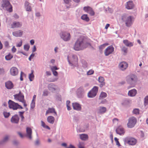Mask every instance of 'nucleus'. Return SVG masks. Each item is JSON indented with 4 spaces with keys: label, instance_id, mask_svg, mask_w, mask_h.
Masks as SVG:
<instances>
[{
    "label": "nucleus",
    "instance_id": "nucleus-1",
    "mask_svg": "<svg viewBox=\"0 0 148 148\" xmlns=\"http://www.w3.org/2000/svg\"><path fill=\"white\" fill-rule=\"evenodd\" d=\"M88 45L84 37L81 36L75 42L73 48L76 51L82 50L87 47Z\"/></svg>",
    "mask_w": 148,
    "mask_h": 148
},
{
    "label": "nucleus",
    "instance_id": "nucleus-2",
    "mask_svg": "<svg viewBox=\"0 0 148 148\" xmlns=\"http://www.w3.org/2000/svg\"><path fill=\"white\" fill-rule=\"evenodd\" d=\"M122 21L125 23V26L128 27H130L134 21V18L132 16H129L127 14H123L121 17Z\"/></svg>",
    "mask_w": 148,
    "mask_h": 148
},
{
    "label": "nucleus",
    "instance_id": "nucleus-3",
    "mask_svg": "<svg viewBox=\"0 0 148 148\" xmlns=\"http://www.w3.org/2000/svg\"><path fill=\"white\" fill-rule=\"evenodd\" d=\"M126 80L128 84L134 86L137 82V77L134 74L129 75L126 77Z\"/></svg>",
    "mask_w": 148,
    "mask_h": 148
},
{
    "label": "nucleus",
    "instance_id": "nucleus-4",
    "mask_svg": "<svg viewBox=\"0 0 148 148\" xmlns=\"http://www.w3.org/2000/svg\"><path fill=\"white\" fill-rule=\"evenodd\" d=\"M3 3L2 7L4 10L8 11L11 12L12 11V7L10 5L9 0H2Z\"/></svg>",
    "mask_w": 148,
    "mask_h": 148
},
{
    "label": "nucleus",
    "instance_id": "nucleus-5",
    "mask_svg": "<svg viewBox=\"0 0 148 148\" xmlns=\"http://www.w3.org/2000/svg\"><path fill=\"white\" fill-rule=\"evenodd\" d=\"M60 36L61 38L64 41H69L71 39L70 34L68 32H62L60 33Z\"/></svg>",
    "mask_w": 148,
    "mask_h": 148
},
{
    "label": "nucleus",
    "instance_id": "nucleus-6",
    "mask_svg": "<svg viewBox=\"0 0 148 148\" xmlns=\"http://www.w3.org/2000/svg\"><path fill=\"white\" fill-rule=\"evenodd\" d=\"M8 103L9 107L10 108L13 109L14 110H16L18 108H23L21 106L10 100L9 101Z\"/></svg>",
    "mask_w": 148,
    "mask_h": 148
},
{
    "label": "nucleus",
    "instance_id": "nucleus-7",
    "mask_svg": "<svg viewBox=\"0 0 148 148\" xmlns=\"http://www.w3.org/2000/svg\"><path fill=\"white\" fill-rule=\"evenodd\" d=\"M98 87L94 86L93 88L88 93V96L89 98H93L97 95L98 91Z\"/></svg>",
    "mask_w": 148,
    "mask_h": 148
},
{
    "label": "nucleus",
    "instance_id": "nucleus-8",
    "mask_svg": "<svg viewBox=\"0 0 148 148\" xmlns=\"http://www.w3.org/2000/svg\"><path fill=\"white\" fill-rule=\"evenodd\" d=\"M136 122V119L134 116L129 118L128 122L127 124V125L129 128H132L133 127Z\"/></svg>",
    "mask_w": 148,
    "mask_h": 148
},
{
    "label": "nucleus",
    "instance_id": "nucleus-9",
    "mask_svg": "<svg viewBox=\"0 0 148 148\" xmlns=\"http://www.w3.org/2000/svg\"><path fill=\"white\" fill-rule=\"evenodd\" d=\"M124 141L126 143H127L130 145H135L136 143V140L133 138L127 137L124 139Z\"/></svg>",
    "mask_w": 148,
    "mask_h": 148
},
{
    "label": "nucleus",
    "instance_id": "nucleus-10",
    "mask_svg": "<svg viewBox=\"0 0 148 148\" xmlns=\"http://www.w3.org/2000/svg\"><path fill=\"white\" fill-rule=\"evenodd\" d=\"M14 96L15 99L18 100L20 102L25 100L24 95L20 91L18 94L15 95Z\"/></svg>",
    "mask_w": 148,
    "mask_h": 148
},
{
    "label": "nucleus",
    "instance_id": "nucleus-11",
    "mask_svg": "<svg viewBox=\"0 0 148 148\" xmlns=\"http://www.w3.org/2000/svg\"><path fill=\"white\" fill-rule=\"evenodd\" d=\"M114 48L112 45H110L107 47L104 51L106 56H108L112 53L114 51Z\"/></svg>",
    "mask_w": 148,
    "mask_h": 148
},
{
    "label": "nucleus",
    "instance_id": "nucleus-12",
    "mask_svg": "<svg viewBox=\"0 0 148 148\" xmlns=\"http://www.w3.org/2000/svg\"><path fill=\"white\" fill-rule=\"evenodd\" d=\"M47 88L50 91L53 92H54L55 91L57 90L58 89L57 86L53 83L49 84Z\"/></svg>",
    "mask_w": 148,
    "mask_h": 148
},
{
    "label": "nucleus",
    "instance_id": "nucleus-13",
    "mask_svg": "<svg viewBox=\"0 0 148 148\" xmlns=\"http://www.w3.org/2000/svg\"><path fill=\"white\" fill-rule=\"evenodd\" d=\"M84 94V90L82 87H79L77 90V95L78 97L79 98L83 97Z\"/></svg>",
    "mask_w": 148,
    "mask_h": 148
},
{
    "label": "nucleus",
    "instance_id": "nucleus-14",
    "mask_svg": "<svg viewBox=\"0 0 148 148\" xmlns=\"http://www.w3.org/2000/svg\"><path fill=\"white\" fill-rule=\"evenodd\" d=\"M83 9L84 11L89 13L91 16H93L95 14L94 12L90 6L84 7Z\"/></svg>",
    "mask_w": 148,
    "mask_h": 148
},
{
    "label": "nucleus",
    "instance_id": "nucleus-15",
    "mask_svg": "<svg viewBox=\"0 0 148 148\" xmlns=\"http://www.w3.org/2000/svg\"><path fill=\"white\" fill-rule=\"evenodd\" d=\"M19 118L17 114H15L13 116L11 119V121L14 123L17 124L18 123Z\"/></svg>",
    "mask_w": 148,
    "mask_h": 148
},
{
    "label": "nucleus",
    "instance_id": "nucleus-16",
    "mask_svg": "<svg viewBox=\"0 0 148 148\" xmlns=\"http://www.w3.org/2000/svg\"><path fill=\"white\" fill-rule=\"evenodd\" d=\"M10 73L11 75L15 76L18 75V70L16 67L11 68L10 70Z\"/></svg>",
    "mask_w": 148,
    "mask_h": 148
},
{
    "label": "nucleus",
    "instance_id": "nucleus-17",
    "mask_svg": "<svg viewBox=\"0 0 148 148\" xmlns=\"http://www.w3.org/2000/svg\"><path fill=\"white\" fill-rule=\"evenodd\" d=\"M116 133L120 135H123L124 134L125 131L124 129L121 127H119L116 130Z\"/></svg>",
    "mask_w": 148,
    "mask_h": 148
},
{
    "label": "nucleus",
    "instance_id": "nucleus-18",
    "mask_svg": "<svg viewBox=\"0 0 148 148\" xmlns=\"http://www.w3.org/2000/svg\"><path fill=\"white\" fill-rule=\"evenodd\" d=\"M119 66L120 69L122 71H124L125 70L128 66L127 64L125 62H121Z\"/></svg>",
    "mask_w": 148,
    "mask_h": 148
},
{
    "label": "nucleus",
    "instance_id": "nucleus-19",
    "mask_svg": "<svg viewBox=\"0 0 148 148\" xmlns=\"http://www.w3.org/2000/svg\"><path fill=\"white\" fill-rule=\"evenodd\" d=\"M26 133L27 134L26 136L29 139H32V130L31 128L27 127L26 128Z\"/></svg>",
    "mask_w": 148,
    "mask_h": 148
},
{
    "label": "nucleus",
    "instance_id": "nucleus-20",
    "mask_svg": "<svg viewBox=\"0 0 148 148\" xmlns=\"http://www.w3.org/2000/svg\"><path fill=\"white\" fill-rule=\"evenodd\" d=\"M21 23L18 22L14 21L11 24V28H16L22 26Z\"/></svg>",
    "mask_w": 148,
    "mask_h": 148
},
{
    "label": "nucleus",
    "instance_id": "nucleus-21",
    "mask_svg": "<svg viewBox=\"0 0 148 148\" xmlns=\"http://www.w3.org/2000/svg\"><path fill=\"white\" fill-rule=\"evenodd\" d=\"M72 106L73 109L75 110L80 111L81 109V107L79 103H72Z\"/></svg>",
    "mask_w": 148,
    "mask_h": 148
},
{
    "label": "nucleus",
    "instance_id": "nucleus-22",
    "mask_svg": "<svg viewBox=\"0 0 148 148\" xmlns=\"http://www.w3.org/2000/svg\"><path fill=\"white\" fill-rule=\"evenodd\" d=\"M137 92L136 90L135 89H133L129 91L128 95L130 97H134L136 95Z\"/></svg>",
    "mask_w": 148,
    "mask_h": 148
},
{
    "label": "nucleus",
    "instance_id": "nucleus-23",
    "mask_svg": "<svg viewBox=\"0 0 148 148\" xmlns=\"http://www.w3.org/2000/svg\"><path fill=\"white\" fill-rule=\"evenodd\" d=\"M125 7L127 9L129 10L133 9L134 7V5L132 1H129L127 2Z\"/></svg>",
    "mask_w": 148,
    "mask_h": 148
},
{
    "label": "nucleus",
    "instance_id": "nucleus-24",
    "mask_svg": "<svg viewBox=\"0 0 148 148\" xmlns=\"http://www.w3.org/2000/svg\"><path fill=\"white\" fill-rule=\"evenodd\" d=\"M5 86L7 88L11 89L13 88L14 86L12 83L9 81L5 83Z\"/></svg>",
    "mask_w": 148,
    "mask_h": 148
},
{
    "label": "nucleus",
    "instance_id": "nucleus-25",
    "mask_svg": "<svg viewBox=\"0 0 148 148\" xmlns=\"http://www.w3.org/2000/svg\"><path fill=\"white\" fill-rule=\"evenodd\" d=\"M23 32L21 30L16 31L13 32V35L15 37H21L23 34Z\"/></svg>",
    "mask_w": 148,
    "mask_h": 148
},
{
    "label": "nucleus",
    "instance_id": "nucleus-26",
    "mask_svg": "<svg viewBox=\"0 0 148 148\" xmlns=\"http://www.w3.org/2000/svg\"><path fill=\"white\" fill-rule=\"evenodd\" d=\"M47 120L48 123H50L53 124L54 122V118L51 116H48L47 118Z\"/></svg>",
    "mask_w": 148,
    "mask_h": 148
},
{
    "label": "nucleus",
    "instance_id": "nucleus-27",
    "mask_svg": "<svg viewBox=\"0 0 148 148\" xmlns=\"http://www.w3.org/2000/svg\"><path fill=\"white\" fill-rule=\"evenodd\" d=\"M25 8L27 11H31L32 10V8L30 5V3L27 1H25Z\"/></svg>",
    "mask_w": 148,
    "mask_h": 148
},
{
    "label": "nucleus",
    "instance_id": "nucleus-28",
    "mask_svg": "<svg viewBox=\"0 0 148 148\" xmlns=\"http://www.w3.org/2000/svg\"><path fill=\"white\" fill-rule=\"evenodd\" d=\"M49 113H54L55 114L57 115V113L55 111V110L54 108H49L48 109V110H47L46 112V114L47 115V114Z\"/></svg>",
    "mask_w": 148,
    "mask_h": 148
},
{
    "label": "nucleus",
    "instance_id": "nucleus-29",
    "mask_svg": "<svg viewBox=\"0 0 148 148\" xmlns=\"http://www.w3.org/2000/svg\"><path fill=\"white\" fill-rule=\"evenodd\" d=\"M121 50L124 55H126L127 52V48L124 46H122L121 47Z\"/></svg>",
    "mask_w": 148,
    "mask_h": 148
},
{
    "label": "nucleus",
    "instance_id": "nucleus-30",
    "mask_svg": "<svg viewBox=\"0 0 148 148\" xmlns=\"http://www.w3.org/2000/svg\"><path fill=\"white\" fill-rule=\"evenodd\" d=\"M123 43L127 47H130L133 45L132 43L127 40H123Z\"/></svg>",
    "mask_w": 148,
    "mask_h": 148
},
{
    "label": "nucleus",
    "instance_id": "nucleus-31",
    "mask_svg": "<svg viewBox=\"0 0 148 148\" xmlns=\"http://www.w3.org/2000/svg\"><path fill=\"white\" fill-rule=\"evenodd\" d=\"M106 110V108L104 107H100L99 109V112L101 114L104 113Z\"/></svg>",
    "mask_w": 148,
    "mask_h": 148
},
{
    "label": "nucleus",
    "instance_id": "nucleus-32",
    "mask_svg": "<svg viewBox=\"0 0 148 148\" xmlns=\"http://www.w3.org/2000/svg\"><path fill=\"white\" fill-rule=\"evenodd\" d=\"M80 138L82 140H86L88 138V136L87 134H82L80 135Z\"/></svg>",
    "mask_w": 148,
    "mask_h": 148
},
{
    "label": "nucleus",
    "instance_id": "nucleus-33",
    "mask_svg": "<svg viewBox=\"0 0 148 148\" xmlns=\"http://www.w3.org/2000/svg\"><path fill=\"white\" fill-rule=\"evenodd\" d=\"M107 96V94L106 93L104 92H102L100 94L99 99H103Z\"/></svg>",
    "mask_w": 148,
    "mask_h": 148
},
{
    "label": "nucleus",
    "instance_id": "nucleus-34",
    "mask_svg": "<svg viewBox=\"0 0 148 148\" xmlns=\"http://www.w3.org/2000/svg\"><path fill=\"white\" fill-rule=\"evenodd\" d=\"M81 18L87 22L89 20V19L87 14H84L82 15L81 17Z\"/></svg>",
    "mask_w": 148,
    "mask_h": 148
},
{
    "label": "nucleus",
    "instance_id": "nucleus-35",
    "mask_svg": "<svg viewBox=\"0 0 148 148\" xmlns=\"http://www.w3.org/2000/svg\"><path fill=\"white\" fill-rule=\"evenodd\" d=\"M9 136L8 135H6L1 140L3 143H6L8 140Z\"/></svg>",
    "mask_w": 148,
    "mask_h": 148
},
{
    "label": "nucleus",
    "instance_id": "nucleus-36",
    "mask_svg": "<svg viewBox=\"0 0 148 148\" xmlns=\"http://www.w3.org/2000/svg\"><path fill=\"white\" fill-rule=\"evenodd\" d=\"M33 71H32V73L29 74V79L30 81H32L33 80V79L34 78V75L33 74Z\"/></svg>",
    "mask_w": 148,
    "mask_h": 148
},
{
    "label": "nucleus",
    "instance_id": "nucleus-37",
    "mask_svg": "<svg viewBox=\"0 0 148 148\" xmlns=\"http://www.w3.org/2000/svg\"><path fill=\"white\" fill-rule=\"evenodd\" d=\"M82 66L84 68H86L88 66L87 62L84 60H82Z\"/></svg>",
    "mask_w": 148,
    "mask_h": 148
},
{
    "label": "nucleus",
    "instance_id": "nucleus-38",
    "mask_svg": "<svg viewBox=\"0 0 148 148\" xmlns=\"http://www.w3.org/2000/svg\"><path fill=\"white\" fill-rule=\"evenodd\" d=\"M13 56L12 55H11L10 53H9L8 55L5 56V59L6 60H10L11 59H12L13 58Z\"/></svg>",
    "mask_w": 148,
    "mask_h": 148
},
{
    "label": "nucleus",
    "instance_id": "nucleus-39",
    "mask_svg": "<svg viewBox=\"0 0 148 148\" xmlns=\"http://www.w3.org/2000/svg\"><path fill=\"white\" fill-rule=\"evenodd\" d=\"M144 105L146 106L148 104V96H146L144 99Z\"/></svg>",
    "mask_w": 148,
    "mask_h": 148
},
{
    "label": "nucleus",
    "instance_id": "nucleus-40",
    "mask_svg": "<svg viewBox=\"0 0 148 148\" xmlns=\"http://www.w3.org/2000/svg\"><path fill=\"white\" fill-rule=\"evenodd\" d=\"M29 45L28 44L25 45L24 46V49L27 51L29 50Z\"/></svg>",
    "mask_w": 148,
    "mask_h": 148
},
{
    "label": "nucleus",
    "instance_id": "nucleus-41",
    "mask_svg": "<svg viewBox=\"0 0 148 148\" xmlns=\"http://www.w3.org/2000/svg\"><path fill=\"white\" fill-rule=\"evenodd\" d=\"M133 112L135 114H139V109L136 108L134 109L133 111Z\"/></svg>",
    "mask_w": 148,
    "mask_h": 148
},
{
    "label": "nucleus",
    "instance_id": "nucleus-42",
    "mask_svg": "<svg viewBox=\"0 0 148 148\" xmlns=\"http://www.w3.org/2000/svg\"><path fill=\"white\" fill-rule=\"evenodd\" d=\"M3 115L5 118H8L10 114V112H3Z\"/></svg>",
    "mask_w": 148,
    "mask_h": 148
},
{
    "label": "nucleus",
    "instance_id": "nucleus-43",
    "mask_svg": "<svg viewBox=\"0 0 148 148\" xmlns=\"http://www.w3.org/2000/svg\"><path fill=\"white\" fill-rule=\"evenodd\" d=\"M104 79L103 77L100 76L98 78V81L99 82H104Z\"/></svg>",
    "mask_w": 148,
    "mask_h": 148
},
{
    "label": "nucleus",
    "instance_id": "nucleus-44",
    "mask_svg": "<svg viewBox=\"0 0 148 148\" xmlns=\"http://www.w3.org/2000/svg\"><path fill=\"white\" fill-rule=\"evenodd\" d=\"M114 140L116 143V145H118L119 147L121 146V145L118 141V139L116 137L114 138Z\"/></svg>",
    "mask_w": 148,
    "mask_h": 148
},
{
    "label": "nucleus",
    "instance_id": "nucleus-45",
    "mask_svg": "<svg viewBox=\"0 0 148 148\" xmlns=\"http://www.w3.org/2000/svg\"><path fill=\"white\" fill-rule=\"evenodd\" d=\"M129 103V101L128 99L125 100L122 103V104L124 105H125Z\"/></svg>",
    "mask_w": 148,
    "mask_h": 148
},
{
    "label": "nucleus",
    "instance_id": "nucleus-46",
    "mask_svg": "<svg viewBox=\"0 0 148 148\" xmlns=\"http://www.w3.org/2000/svg\"><path fill=\"white\" fill-rule=\"evenodd\" d=\"M49 94V92L47 90H44L43 92L42 96H45L48 95Z\"/></svg>",
    "mask_w": 148,
    "mask_h": 148
},
{
    "label": "nucleus",
    "instance_id": "nucleus-47",
    "mask_svg": "<svg viewBox=\"0 0 148 148\" xmlns=\"http://www.w3.org/2000/svg\"><path fill=\"white\" fill-rule=\"evenodd\" d=\"M94 71L93 70H90L87 72L88 75H91L93 73Z\"/></svg>",
    "mask_w": 148,
    "mask_h": 148
},
{
    "label": "nucleus",
    "instance_id": "nucleus-48",
    "mask_svg": "<svg viewBox=\"0 0 148 148\" xmlns=\"http://www.w3.org/2000/svg\"><path fill=\"white\" fill-rule=\"evenodd\" d=\"M4 72L5 71L3 68L0 67V75L4 74Z\"/></svg>",
    "mask_w": 148,
    "mask_h": 148
},
{
    "label": "nucleus",
    "instance_id": "nucleus-49",
    "mask_svg": "<svg viewBox=\"0 0 148 148\" xmlns=\"http://www.w3.org/2000/svg\"><path fill=\"white\" fill-rule=\"evenodd\" d=\"M34 99H33L32 101V103L31 104V108H34L35 106V103L34 102Z\"/></svg>",
    "mask_w": 148,
    "mask_h": 148
},
{
    "label": "nucleus",
    "instance_id": "nucleus-50",
    "mask_svg": "<svg viewBox=\"0 0 148 148\" xmlns=\"http://www.w3.org/2000/svg\"><path fill=\"white\" fill-rule=\"evenodd\" d=\"M58 68L56 66H53L51 68L52 71H56V70H58Z\"/></svg>",
    "mask_w": 148,
    "mask_h": 148
},
{
    "label": "nucleus",
    "instance_id": "nucleus-51",
    "mask_svg": "<svg viewBox=\"0 0 148 148\" xmlns=\"http://www.w3.org/2000/svg\"><path fill=\"white\" fill-rule=\"evenodd\" d=\"M56 99L58 101H61V96L60 95H58L56 96Z\"/></svg>",
    "mask_w": 148,
    "mask_h": 148
},
{
    "label": "nucleus",
    "instance_id": "nucleus-52",
    "mask_svg": "<svg viewBox=\"0 0 148 148\" xmlns=\"http://www.w3.org/2000/svg\"><path fill=\"white\" fill-rule=\"evenodd\" d=\"M5 46L6 48H8L9 47V42L8 41H6L4 42Z\"/></svg>",
    "mask_w": 148,
    "mask_h": 148
},
{
    "label": "nucleus",
    "instance_id": "nucleus-53",
    "mask_svg": "<svg viewBox=\"0 0 148 148\" xmlns=\"http://www.w3.org/2000/svg\"><path fill=\"white\" fill-rule=\"evenodd\" d=\"M107 101L106 99L102 100L100 102V104H104L107 103Z\"/></svg>",
    "mask_w": 148,
    "mask_h": 148
},
{
    "label": "nucleus",
    "instance_id": "nucleus-54",
    "mask_svg": "<svg viewBox=\"0 0 148 148\" xmlns=\"http://www.w3.org/2000/svg\"><path fill=\"white\" fill-rule=\"evenodd\" d=\"M108 45V44H103L100 46L99 48L100 49H103L104 48V47L105 46L107 45Z\"/></svg>",
    "mask_w": 148,
    "mask_h": 148
},
{
    "label": "nucleus",
    "instance_id": "nucleus-55",
    "mask_svg": "<svg viewBox=\"0 0 148 148\" xmlns=\"http://www.w3.org/2000/svg\"><path fill=\"white\" fill-rule=\"evenodd\" d=\"M40 142L38 139L36 140L35 143V145L36 146H38L40 144Z\"/></svg>",
    "mask_w": 148,
    "mask_h": 148
},
{
    "label": "nucleus",
    "instance_id": "nucleus-56",
    "mask_svg": "<svg viewBox=\"0 0 148 148\" xmlns=\"http://www.w3.org/2000/svg\"><path fill=\"white\" fill-rule=\"evenodd\" d=\"M22 43V40L18 43L16 45L17 47H20L21 46Z\"/></svg>",
    "mask_w": 148,
    "mask_h": 148
},
{
    "label": "nucleus",
    "instance_id": "nucleus-57",
    "mask_svg": "<svg viewBox=\"0 0 148 148\" xmlns=\"http://www.w3.org/2000/svg\"><path fill=\"white\" fill-rule=\"evenodd\" d=\"M34 55H35V54L34 53H32L31 55L30 56H29V61L31 60L32 58H33L34 57Z\"/></svg>",
    "mask_w": 148,
    "mask_h": 148
},
{
    "label": "nucleus",
    "instance_id": "nucleus-58",
    "mask_svg": "<svg viewBox=\"0 0 148 148\" xmlns=\"http://www.w3.org/2000/svg\"><path fill=\"white\" fill-rule=\"evenodd\" d=\"M100 84L99 85V86L101 88L105 84V82H100Z\"/></svg>",
    "mask_w": 148,
    "mask_h": 148
},
{
    "label": "nucleus",
    "instance_id": "nucleus-59",
    "mask_svg": "<svg viewBox=\"0 0 148 148\" xmlns=\"http://www.w3.org/2000/svg\"><path fill=\"white\" fill-rule=\"evenodd\" d=\"M25 74L23 72L21 71L20 74V79L21 81H23V79L22 77V75Z\"/></svg>",
    "mask_w": 148,
    "mask_h": 148
},
{
    "label": "nucleus",
    "instance_id": "nucleus-60",
    "mask_svg": "<svg viewBox=\"0 0 148 148\" xmlns=\"http://www.w3.org/2000/svg\"><path fill=\"white\" fill-rule=\"evenodd\" d=\"M16 49L15 47L14 46H13L12 48V51L13 53H14L16 52Z\"/></svg>",
    "mask_w": 148,
    "mask_h": 148
},
{
    "label": "nucleus",
    "instance_id": "nucleus-61",
    "mask_svg": "<svg viewBox=\"0 0 148 148\" xmlns=\"http://www.w3.org/2000/svg\"><path fill=\"white\" fill-rule=\"evenodd\" d=\"M53 75L55 76H57L58 75V73L56 71H52Z\"/></svg>",
    "mask_w": 148,
    "mask_h": 148
},
{
    "label": "nucleus",
    "instance_id": "nucleus-62",
    "mask_svg": "<svg viewBox=\"0 0 148 148\" xmlns=\"http://www.w3.org/2000/svg\"><path fill=\"white\" fill-rule=\"evenodd\" d=\"M41 125L44 128L45 127L46 125L45 123L42 121H41Z\"/></svg>",
    "mask_w": 148,
    "mask_h": 148
},
{
    "label": "nucleus",
    "instance_id": "nucleus-63",
    "mask_svg": "<svg viewBox=\"0 0 148 148\" xmlns=\"http://www.w3.org/2000/svg\"><path fill=\"white\" fill-rule=\"evenodd\" d=\"M72 57L73 59H75V61H77V58L75 55H73L72 56Z\"/></svg>",
    "mask_w": 148,
    "mask_h": 148
},
{
    "label": "nucleus",
    "instance_id": "nucleus-64",
    "mask_svg": "<svg viewBox=\"0 0 148 148\" xmlns=\"http://www.w3.org/2000/svg\"><path fill=\"white\" fill-rule=\"evenodd\" d=\"M66 148H76L73 145L71 144L69 146Z\"/></svg>",
    "mask_w": 148,
    "mask_h": 148
}]
</instances>
